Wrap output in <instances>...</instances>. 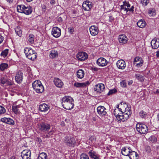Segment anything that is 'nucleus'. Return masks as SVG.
I'll return each mask as SVG.
<instances>
[{
    "label": "nucleus",
    "instance_id": "nucleus-1",
    "mask_svg": "<svg viewBox=\"0 0 159 159\" xmlns=\"http://www.w3.org/2000/svg\"><path fill=\"white\" fill-rule=\"evenodd\" d=\"M61 103L63 107L67 110L72 109L74 107L73 98L70 96L64 97L62 99Z\"/></svg>",
    "mask_w": 159,
    "mask_h": 159
},
{
    "label": "nucleus",
    "instance_id": "nucleus-2",
    "mask_svg": "<svg viewBox=\"0 0 159 159\" xmlns=\"http://www.w3.org/2000/svg\"><path fill=\"white\" fill-rule=\"evenodd\" d=\"M39 128L40 130L45 133L48 132V134L46 135L47 137H49L53 134L52 129L49 131L51 129V125L49 124L43 122L40 124L39 126Z\"/></svg>",
    "mask_w": 159,
    "mask_h": 159
},
{
    "label": "nucleus",
    "instance_id": "nucleus-3",
    "mask_svg": "<svg viewBox=\"0 0 159 159\" xmlns=\"http://www.w3.org/2000/svg\"><path fill=\"white\" fill-rule=\"evenodd\" d=\"M136 129L138 132L143 134H147L148 130V127L146 125L140 123L136 124Z\"/></svg>",
    "mask_w": 159,
    "mask_h": 159
},
{
    "label": "nucleus",
    "instance_id": "nucleus-4",
    "mask_svg": "<svg viewBox=\"0 0 159 159\" xmlns=\"http://www.w3.org/2000/svg\"><path fill=\"white\" fill-rule=\"evenodd\" d=\"M64 142L67 145L74 147L76 143V140L73 137L66 136L65 138Z\"/></svg>",
    "mask_w": 159,
    "mask_h": 159
},
{
    "label": "nucleus",
    "instance_id": "nucleus-5",
    "mask_svg": "<svg viewBox=\"0 0 159 159\" xmlns=\"http://www.w3.org/2000/svg\"><path fill=\"white\" fill-rule=\"evenodd\" d=\"M114 114L118 120L120 122L125 121L129 118V116L128 113H124V114L121 115L118 114L116 115L115 113H114Z\"/></svg>",
    "mask_w": 159,
    "mask_h": 159
},
{
    "label": "nucleus",
    "instance_id": "nucleus-6",
    "mask_svg": "<svg viewBox=\"0 0 159 159\" xmlns=\"http://www.w3.org/2000/svg\"><path fill=\"white\" fill-rule=\"evenodd\" d=\"M52 34L55 38L59 37L61 35V29L57 27H53L52 30Z\"/></svg>",
    "mask_w": 159,
    "mask_h": 159
},
{
    "label": "nucleus",
    "instance_id": "nucleus-7",
    "mask_svg": "<svg viewBox=\"0 0 159 159\" xmlns=\"http://www.w3.org/2000/svg\"><path fill=\"white\" fill-rule=\"evenodd\" d=\"M31 152L29 149L23 150L21 152V156L23 159H30Z\"/></svg>",
    "mask_w": 159,
    "mask_h": 159
},
{
    "label": "nucleus",
    "instance_id": "nucleus-8",
    "mask_svg": "<svg viewBox=\"0 0 159 159\" xmlns=\"http://www.w3.org/2000/svg\"><path fill=\"white\" fill-rule=\"evenodd\" d=\"M76 57L78 60L80 61H84L86 60L88 57L87 54L84 52H79L76 55Z\"/></svg>",
    "mask_w": 159,
    "mask_h": 159
},
{
    "label": "nucleus",
    "instance_id": "nucleus-9",
    "mask_svg": "<svg viewBox=\"0 0 159 159\" xmlns=\"http://www.w3.org/2000/svg\"><path fill=\"white\" fill-rule=\"evenodd\" d=\"M106 109L103 106H100L97 108V111L98 113L102 116H103L107 114Z\"/></svg>",
    "mask_w": 159,
    "mask_h": 159
},
{
    "label": "nucleus",
    "instance_id": "nucleus-10",
    "mask_svg": "<svg viewBox=\"0 0 159 159\" xmlns=\"http://www.w3.org/2000/svg\"><path fill=\"white\" fill-rule=\"evenodd\" d=\"M97 64L99 66H104L107 64V61L103 57H100L97 61Z\"/></svg>",
    "mask_w": 159,
    "mask_h": 159
},
{
    "label": "nucleus",
    "instance_id": "nucleus-11",
    "mask_svg": "<svg viewBox=\"0 0 159 159\" xmlns=\"http://www.w3.org/2000/svg\"><path fill=\"white\" fill-rule=\"evenodd\" d=\"M36 53L35 51L32 50H30V52L27 55V57L32 60L34 61L37 57Z\"/></svg>",
    "mask_w": 159,
    "mask_h": 159
},
{
    "label": "nucleus",
    "instance_id": "nucleus-12",
    "mask_svg": "<svg viewBox=\"0 0 159 159\" xmlns=\"http://www.w3.org/2000/svg\"><path fill=\"white\" fill-rule=\"evenodd\" d=\"M82 7L85 11H90L92 7L91 2L88 1L84 2L82 5Z\"/></svg>",
    "mask_w": 159,
    "mask_h": 159
},
{
    "label": "nucleus",
    "instance_id": "nucleus-13",
    "mask_svg": "<svg viewBox=\"0 0 159 159\" xmlns=\"http://www.w3.org/2000/svg\"><path fill=\"white\" fill-rule=\"evenodd\" d=\"M105 86L104 84H96L94 87V90L98 92L101 93L105 89Z\"/></svg>",
    "mask_w": 159,
    "mask_h": 159
},
{
    "label": "nucleus",
    "instance_id": "nucleus-14",
    "mask_svg": "<svg viewBox=\"0 0 159 159\" xmlns=\"http://www.w3.org/2000/svg\"><path fill=\"white\" fill-rule=\"evenodd\" d=\"M116 65L119 69H124L125 67V62L123 60H120L117 62Z\"/></svg>",
    "mask_w": 159,
    "mask_h": 159
},
{
    "label": "nucleus",
    "instance_id": "nucleus-15",
    "mask_svg": "<svg viewBox=\"0 0 159 159\" xmlns=\"http://www.w3.org/2000/svg\"><path fill=\"white\" fill-rule=\"evenodd\" d=\"M151 45L153 49H156L159 47V41L157 39H153L151 43Z\"/></svg>",
    "mask_w": 159,
    "mask_h": 159
},
{
    "label": "nucleus",
    "instance_id": "nucleus-16",
    "mask_svg": "<svg viewBox=\"0 0 159 159\" xmlns=\"http://www.w3.org/2000/svg\"><path fill=\"white\" fill-rule=\"evenodd\" d=\"M1 121L3 122L7 123L11 125L14 124V120L9 118L4 117L1 119Z\"/></svg>",
    "mask_w": 159,
    "mask_h": 159
},
{
    "label": "nucleus",
    "instance_id": "nucleus-17",
    "mask_svg": "<svg viewBox=\"0 0 159 159\" xmlns=\"http://www.w3.org/2000/svg\"><path fill=\"white\" fill-rule=\"evenodd\" d=\"M23 74L20 71H19L17 73L15 76L16 81L18 83H20L22 81Z\"/></svg>",
    "mask_w": 159,
    "mask_h": 159
},
{
    "label": "nucleus",
    "instance_id": "nucleus-18",
    "mask_svg": "<svg viewBox=\"0 0 159 159\" xmlns=\"http://www.w3.org/2000/svg\"><path fill=\"white\" fill-rule=\"evenodd\" d=\"M88 154L91 158L94 159H99L100 156L96 152L93 150H90Z\"/></svg>",
    "mask_w": 159,
    "mask_h": 159
},
{
    "label": "nucleus",
    "instance_id": "nucleus-19",
    "mask_svg": "<svg viewBox=\"0 0 159 159\" xmlns=\"http://www.w3.org/2000/svg\"><path fill=\"white\" fill-rule=\"evenodd\" d=\"M90 31L91 34L95 36L98 33V30L97 27L94 25L91 26L89 29Z\"/></svg>",
    "mask_w": 159,
    "mask_h": 159
},
{
    "label": "nucleus",
    "instance_id": "nucleus-20",
    "mask_svg": "<svg viewBox=\"0 0 159 159\" xmlns=\"http://www.w3.org/2000/svg\"><path fill=\"white\" fill-rule=\"evenodd\" d=\"M54 83L55 85L57 87L61 88L63 85V82L59 79L56 78L54 79Z\"/></svg>",
    "mask_w": 159,
    "mask_h": 159
},
{
    "label": "nucleus",
    "instance_id": "nucleus-21",
    "mask_svg": "<svg viewBox=\"0 0 159 159\" xmlns=\"http://www.w3.org/2000/svg\"><path fill=\"white\" fill-rule=\"evenodd\" d=\"M50 107L45 103L40 104L39 106V109L42 112L47 111L49 109Z\"/></svg>",
    "mask_w": 159,
    "mask_h": 159
},
{
    "label": "nucleus",
    "instance_id": "nucleus-22",
    "mask_svg": "<svg viewBox=\"0 0 159 159\" xmlns=\"http://www.w3.org/2000/svg\"><path fill=\"white\" fill-rule=\"evenodd\" d=\"M131 149L130 148H123L121 150V153L124 156H129Z\"/></svg>",
    "mask_w": 159,
    "mask_h": 159
},
{
    "label": "nucleus",
    "instance_id": "nucleus-23",
    "mask_svg": "<svg viewBox=\"0 0 159 159\" xmlns=\"http://www.w3.org/2000/svg\"><path fill=\"white\" fill-rule=\"evenodd\" d=\"M119 42L123 44L125 43L127 41V38L124 34L120 35L119 36Z\"/></svg>",
    "mask_w": 159,
    "mask_h": 159
},
{
    "label": "nucleus",
    "instance_id": "nucleus-24",
    "mask_svg": "<svg viewBox=\"0 0 159 159\" xmlns=\"http://www.w3.org/2000/svg\"><path fill=\"white\" fill-rule=\"evenodd\" d=\"M89 84L90 83L88 81L85 83L75 82L74 84V86L78 88H82L86 86Z\"/></svg>",
    "mask_w": 159,
    "mask_h": 159
},
{
    "label": "nucleus",
    "instance_id": "nucleus-25",
    "mask_svg": "<svg viewBox=\"0 0 159 159\" xmlns=\"http://www.w3.org/2000/svg\"><path fill=\"white\" fill-rule=\"evenodd\" d=\"M130 159H138V154L134 151L131 150L129 155Z\"/></svg>",
    "mask_w": 159,
    "mask_h": 159
},
{
    "label": "nucleus",
    "instance_id": "nucleus-26",
    "mask_svg": "<svg viewBox=\"0 0 159 159\" xmlns=\"http://www.w3.org/2000/svg\"><path fill=\"white\" fill-rule=\"evenodd\" d=\"M32 11V8L30 6L26 7L25 6L24 10L23 13H25L26 15L30 14Z\"/></svg>",
    "mask_w": 159,
    "mask_h": 159
},
{
    "label": "nucleus",
    "instance_id": "nucleus-27",
    "mask_svg": "<svg viewBox=\"0 0 159 159\" xmlns=\"http://www.w3.org/2000/svg\"><path fill=\"white\" fill-rule=\"evenodd\" d=\"M138 26L140 28H143L145 27L146 25L145 21L142 20H139L137 22Z\"/></svg>",
    "mask_w": 159,
    "mask_h": 159
},
{
    "label": "nucleus",
    "instance_id": "nucleus-28",
    "mask_svg": "<svg viewBox=\"0 0 159 159\" xmlns=\"http://www.w3.org/2000/svg\"><path fill=\"white\" fill-rule=\"evenodd\" d=\"M84 72L82 70H79L77 72V76L79 79L82 78L84 76Z\"/></svg>",
    "mask_w": 159,
    "mask_h": 159
},
{
    "label": "nucleus",
    "instance_id": "nucleus-29",
    "mask_svg": "<svg viewBox=\"0 0 159 159\" xmlns=\"http://www.w3.org/2000/svg\"><path fill=\"white\" fill-rule=\"evenodd\" d=\"M41 82L39 80H36L34 81L32 84V86L34 89L37 88L41 84Z\"/></svg>",
    "mask_w": 159,
    "mask_h": 159
},
{
    "label": "nucleus",
    "instance_id": "nucleus-30",
    "mask_svg": "<svg viewBox=\"0 0 159 159\" xmlns=\"http://www.w3.org/2000/svg\"><path fill=\"white\" fill-rule=\"evenodd\" d=\"M44 88L42 83L37 88L34 90L37 93H42L44 90Z\"/></svg>",
    "mask_w": 159,
    "mask_h": 159
},
{
    "label": "nucleus",
    "instance_id": "nucleus-31",
    "mask_svg": "<svg viewBox=\"0 0 159 159\" xmlns=\"http://www.w3.org/2000/svg\"><path fill=\"white\" fill-rule=\"evenodd\" d=\"M120 108H119V110L123 113V111H124L125 108L127 107L128 105L126 103L121 102L120 103Z\"/></svg>",
    "mask_w": 159,
    "mask_h": 159
},
{
    "label": "nucleus",
    "instance_id": "nucleus-32",
    "mask_svg": "<svg viewBox=\"0 0 159 159\" xmlns=\"http://www.w3.org/2000/svg\"><path fill=\"white\" fill-rule=\"evenodd\" d=\"M58 55L57 51L52 50L51 51L49 56L51 58L53 59L57 57Z\"/></svg>",
    "mask_w": 159,
    "mask_h": 159
},
{
    "label": "nucleus",
    "instance_id": "nucleus-33",
    "mask_svg": "<svg viewBox=\"0 0 159 159\" xmlns=\"http://www.w3.org/2000/svg\"><path fill=\"white\" fill-rule=\"evenodd\" d=\"M25 5H18L17 7V11L21 13H23L25 7Z\"/></svg>",
    "mask_w": 159,
    "mask_h": 159
},
{
    "label": "nucleus",
    "instance_id": "nucleus-34",
    "mask_svg": "<svg viewBox=\"0 0 159 159\" xmlns=\"http://www.w3.org/2000/svg\"><path fill=\"white\" fill-rule=\"evenodd\" d=\"M8 65L5 63H2L0 64V69L2 71H4L5 69L8 68Z\"/></svg>",
    "mask_w": 159,
    "mask_h": 159
},
{
    "label": "nucleus",
    "instance_id": "nucleus-35",
    "mask_svg": "<svg viewBox=\"0 0 159 159\" xmlns=\"http://www.w3.org/2000/svg\"><path fill=\"white\" fill-rule=\"evenodd\" d=\"M47 154L44 152H42L40 154L38 157V159H47Z\"/></svg>",
    "mask_w": 159,
    "mask_h": 159
},
{
    "label": "nucleus",
    "instance_id": "nucleus-36",
    "mask_svg": "<svg viewBox=\"0 0 159 159\" xmlns=\"http://www.w3.org/2000/svg\"><path fill=\"white\" fill-rule=\"evenodd\" d=\"M15 30L17 34L20 37L22 35V31L20 28L19 27H17L15 29Z\"/></svg>",
    "mask_w": 159,
    "mask_h": 159
},
{
    "label": "nucleus",
    "instance_id": "nucleus-37",
    "mask_svg": "<svg viewBox=\"0 0 159 159\" xmlns=\"http://www.w3.org/2000/svg\"><path fill=\"white\" fill-rule=\"evenodd\" d=\"M20 107V106L18 105H13L12 107V110L13 111L15 114H17L18 112V108Z\"/></svg>",
    "mask_w": 159,
    "mask_h": 159
},
{
    "label": "nucleus",
    "instance_id": "nucleus-38",
    "mask_svg": "<svg viewBox=\"0 0 159 159\" xmlns=\"http://www.w3.org/2000/svg\"><path fill=\"white\" fill-rule=\"evenodd\" d=\"M8 53V49H6L2 51L1 53V56H2L4 57H6Z\"/></svg>",
    "mask_w": 159,
    "mask_h": 159
},
{
    "label": "nucleus",
    "instance_id": "nucleus-39",
    "mask_svg": "<svg viewBox=\"0 0 159 159\" xmlns=\"http://www.w3.org/2000/svg\"><path fill=\"white\" fill-rule=\"evenodd\" d=\"M135 77H136L138 80L142 82L144 81V77L141 75L136 74L135 75Z\"/></svg>",
    "mask_w": 159,
    "mask_h": 159
},
{
    "label": "nucleus",
    "instance_id": "nucleus-40",
    "mask_svg": "<svg viewBox=\"0 0 159 159\" xmlns=\"http://www.w3.org/2000/svg\"><path fill=\"white\" fill-rule=\"evenodd\" d=\"M148 13L150 16H153L156 15V11L154 9H149L148 11Z\"/></svg>",
    "mask_w": 159,
    "mask_h": 159
},
{
    "label": "nucleus",
    "instance_id": "nucleus-41",
    "mask_svg": "<svg viewBox=\"0 0 159 159\" xmlns=\"http://www.w3.org/2000/svg\"><path fill=\"white\" fill-rule=\"evenodd\" d=\"M143 63V61H140L139 62L134 63V64L137 67H140L142 66Z\"/></svg>",
    "mask_w": 159,
    "mask_h": 159
},
{
    "label": "nucleus",
    "instance_id": "nucleus-42",
    "mask_svg": "<svg viewBox=\"0 0 159 159\" xmlns=\"http://www.w3.org/2000/svg\"><path fill=\"white\" fill-rule=\"evenodd\" d=\"M141 3L144 6H146L149 3V0H141Z\"/></svg>",
    "mask_w": 159,
    "mask_h": 159
},
{
    "label": "nucleus",
    "instance_id": "nucleus-43",
    "mask_svg": "<svg viewBox=\"0 0 159 159\" xmlns=\"http://www.w3.org/2000/svg\"><path fill=\"white\" fill-rule=\"evenodd\" d=\"M7 81V80L6 78H5L4 77H2L0 79V83L3 84H4L6 83Z\"/></svg>",
    "mask_w": 159,
    "mask_h": 159
},
{
    "label": "nucleus",
    "instance_id": "nucleus-44",
    "mask_svg": "<svg viewBox=\"0 0 159 159\" xmlns=\"http://www.w3.org/2000/svg\"><path fill=\"white\" fill-rule=\"evenodd\" d=\"M80 159H89V157L87 155L84 153L80 156Z\"/></svg>",
    "mask_w": 159,
    "mask_h": 159
},
{
    "label": "nucleus",
    "instance_id": "nucleus-45",
    "mask_svg": "<svg viewBox=\"0 0 159 159\" xmlns=\"http://www.w3.org/2000/svg\"><path fill=\"white\" fill-rule=\"evenodd\" d=\"M6 111L5 109L2 106H0V115L4 114Z\"/></svg>",
    "mask_w": 159,
    "mask_h": 159
},
{
    "label": "nucleus",
    "instance_id": "nucleus-46",
    "mask_svg": "<svg viewBox=\"0 0 159 159\" xmlns=\"http://www.w3.org/2000/svg\"><path fill=\"white\" fill-rule=\"evenodd\" d=\"M117 92V90L115 89H112L110 90L108 93H107L108 95H110L112 94L116 93Z\"/></svg>",
    "mask_w": 159,
    "mask_h": 159
},
{
    "label": "nucleus",
    "instance_id": "nucleus-47",
    "mask_svg": "<svg viewBox=\"0 0 159 159\" xmlns=\"http://www.w3.org/2000/svg\"><path fill=\"white\" fill-rule=\"evenodd\" d=\"M149 139L150 141L152 143H155L157 141V138L153 136L149 138Z\"/></svg>",
    "mask_w": 159,
    "mask_h": 159
},
{
    "label": "nucleus",
    "instance_id": "nucleus-48",
    "mask_svg": "<svg viewBox=\"0 0 159 159\" xmlns=\"http://www.w3.org/2000/svg\"><path fill=\"white\" fill-rule=\"evenodd\" d=\"M29 37V42L31 43H33L34 41V35L33 34H31L30 35Z\"/></svg>",
    "mask_w": 159,
    "mask_h": 159
},
{
    "label": "nucleus",
    "instance_id": "nucleus-49",
    "mask_svg": "<svg viewBox=\"0 0 159 159\" xmlns=\"http://www.w3.org/2000/svg\"><path fill=\"white\" fill-rule=\"evenodd\" d=\"M32 49L30 48H26L24 49V52L25 53L26 57H27V55L28 53L30 52V50H32Z\"/></svg>",
    "mask_w": 159,
    "mask_h": 159
},
{
    "label": "nucleus",
    "instance_id": "nucleus-50",
    "mask_svg": "<svg viewBox=\"0 0 159 159\" xmlns=\"http://www.w3.org/2000/svg\"><path fill=\"white\" fill-rule=\"evenodd\" d=\"M140 61H143L141 58L139 57H136L134 60V63L135 62H139Z\"/></svg>",
    "mask_w": 159,
    "mask_h": 159
},
{
    "label": "nucleus",
    "instance_id": "nucleus-51",
    "mask_svg": "<svg viewBox=\"0 0 159 159\" xmlns=\"http://www.w3.org/2000/svg\"><path fill=\"white\" fill-rule=\"evenodd\" d=\"M125 6L123 4V5H121L120 6V10H124V11H126V12H127L128 11V8L125 7Z\"/></svg>",
    "mask_w": 159,
    "mask_h": 159
},
{
    "label": "nucleus",
    "instance_id": "nucleus-52",
    "mask_svg": "<svg viewBox=\"0 0 159 159\" xmlns=\"http://www.w3.org/2000/svg\"><path fill=\"white\" fill-rule=\"evenodd\" d=\"M124 111H125V112H124V113H128V112H129V115L130 114V112H129V111H130V108L129 107H128V106L127 107H126L125 110H124Z\"/></svg>",
    "mask_w": 159,
    "mask_h": 159
},
{
    "label": "nucleus",
    "instance_id": "nucleus-53",
    "mask_svg": "<svg viewBox=\"0 0 159 159\" xmlns=\"http://www.w3.org/2000/svg\"><path fill=\"white\" fill-rule=\"evenodd\" d=\"M124 5L125 6H126L127 7V8H129L130 7V5L129 4V2H126L125 1L123 2Z\"/></svg>",
    "mask_w": 159,
    "mask_h": 159
},
{
    "label": "nucleus",
    "instance_id": "nucleus-54",
    "mask_svg": "<svg viewBox=\"0 0 159 159\" xmlns=\"http://www.w3.org/2000/svg\"><path fill=\"white\" fill-rule=\"evenodd\" d=\"M139 115L141 117L143 118L146 115V113L145 112H144L143 111H141L139 112Z\"/></svg>",
    "mask_w": 159,
    "mask_h": 159
},
{
    "label": "nucleus",
    "instance_id": "nucleus-55",
    "mask_svg": "<svg viewBox=\"0 0 159 159\" xmlns=\"http://www.w3.org/2000/svg\"><path fill=\"white\" fill-rule=\"evenodd\" d=\"M68 30L69 32L71 34H73L74 31V28L72 27L69 28H68Z\"/></svg>",
    "mask_w": 159,
    "mask_h": 159
},
{
    "label": "nucleus",
    "instance_id": "nucleus-56",
    "mask_svg": "<svg viewBox=\"0 0 159 159\" xmlns=\"http://www.w3.org/2000/svg\"><path fill=\"white\" fill-rule=\"evenodd\" d=\"M145 149L146 151L147 152H150L151 151V148H150V147L149 146H146L145 147Z\"/></svg>",
    "mask_w": 159,
    "mask_h": 159
},
{
    "label": "nucleus",
    "instance_id": "nucleus-57",
    "mask_svg": "<svg viewBox=\"0 0 159 159\" xmlns=\"http://www.w3.org/2000/svg\"><path fill=\"white\" fill-rule=\"evenodd\" d=\"M89 140H91L92 142L96 140V138L95 136H91L89 139Z\"/></svg>",
    "mask_w": 159,
    "mask_h": 159
},
{
    "label": "nucleus",
    "instance_id": "nucleus-58",
    "mask_svg": "<svg viewBox=\"0 0 159 159\" xmlns=\"http://www.w3.org/2000/svg\"><path fill=\"white\" fill-rule=\"evenodd\" d=\"M120 84L122 87H125L126 86V83L124 81H122L121 82Z\"/></svg>",
    "mask_w": 159,
    "mask_h": 159
},
{
    "label": "nucleus",
    "instance_id": "nucleus-59",
    "mask_svg": "<svg viewBox=\"0 0 159 159\" xmlns=\"http://www.w3.org/2000/svg\"><path fill=\"white\" fill-rule=\"evenodd\" d=\"M6 83L7 85H11L13 84V82H11L7 80Z\"/></svg>",
    "mask_w": 159,
    "mask_h": 159
},
{
    "label": "nucleus",
    "instance_id": "nucleus-60",
    "mask_svg": "<svg viewBox=\"0 0 159 159\" xmlns=\"http://www.w3.org/2000/svg\"><path fill=\"white\" fill-rule=\"evenodd\" d=\"M134 6H132L131 8H128V11H134Z\"/></svg>",
    "mask_w": 159,
    "mask_h": 159
},
{
    "label": "nucleus",
    "instance_id": "nucleus-61",
    "mask_svg": "<svg viewBox=\"0 0 159 159\" xmlns=\"http://www.w3.org/2000/svg\"><path fill=\"white\" fill-rule=\"evenodd\" d=\"M4 39V38L3 37L0 35V44L1 43L2 41H3Z\"/></svg>",
    "mask_w": 159,
    "mask_h": 159
},
{
    "label": "nucleus",
    "instance_id": "nucleus-62",
    "mask_svg": "<svg viewBox=\"0 0 159 159\" xmlns=\"http://www.w3.org/2000/svg\"><path fill=\"white\" fill-rule=\"evenodd\" d=\"M92 70L93 71H97L98 70V68L94 67H92Z\"/></svg>",
    "mask_w": 159,
    "mask_h": 159
},
{
    "label": "nucleus",
    "instance_id": "nucleus-63",
    "mask_svg": "<svg viewBox=\"0 0 159 159\" xmlns=\"http://www.w3.org/2000/svg\"><path fill=\"white\" fill-rule=\"evenodd\" d=\"M57 20L60 22H62V19L61 17H59L58 18Z\"/></svg>",
    "mask_w": 159,
    "mask_h": 159
},
{
    "label": "nucleus",
    "instance_id": "nucleus-64",
    "mask_svg": "<svg viewBox=\"0 0 159 159\" xmlns=\"http://www.w3.org/2000/svg\"><path fill=\"white\" fill-rule=\"evenodd\" d=\"M55 2V1L54 0H52L50 2V3L52 4H54Z\"/></svg>",
    "mask_w": 159,
    "mask_h": 159
}]
</instances>
